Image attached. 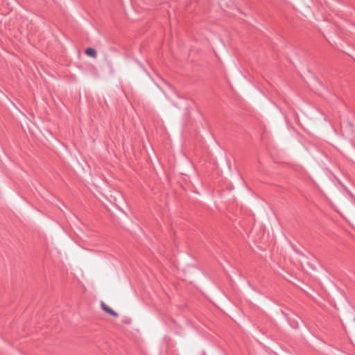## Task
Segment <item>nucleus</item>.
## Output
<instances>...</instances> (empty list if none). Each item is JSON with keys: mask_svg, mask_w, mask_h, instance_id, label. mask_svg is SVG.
Instances as JSON below:
<instances>
[{"mask_svg": "<svg viewBox=\"0 0 355 355\" xmlns=\"http://www.w3.org/2000/svg\"><path fill=\"white\" fill-rule=\"evenodd\" d=\"M85 53L90 56V57H92L94 58H96V55H97V53H96V51L93 49V48H88L85 50Z\"/></svg>", "mask_w": 355, "mask_h": 355, "instance_id": "nucleus-2", "label": "nucleus"}, {"mask_svg": "<svg viewBox=\"0 0 355 355\" xmlns=\"http://www.w3.org/2000/svg\"><path fill=\"white\" fill-rule=\"evenodd\" d=\"M354 322H355V317H354Z\"/></svg>", "mask_w": 355, "mask_h": 355, "instance_id": "nucleus-3", "label": "nucleus"}, {"mask_svg": "<svg viewBox=\"0 0 355 355\" xmlns=\"http://www.w3.org/2000/svg\"><path fill=\"white\" fill-rule=\"evenodd\" d=\"M101 308L103 310H104L106 313L114 316L117 317L118 314L113 310H112L109 306H107L104 302H101Z\"/></svg>", "mask_w": 355, "mask_h": 355, "instance_id": "nucleus-1", "label": "nucleus"}]
</instances>
